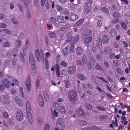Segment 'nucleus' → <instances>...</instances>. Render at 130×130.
<instances>
[{"label": "nucleus", "mask_w": 130, "mask_h": 130, "mask_svg": "<svg viewBox=\"0 0 130 130\" xmlns=\"http://www.w3.org/2000/svg\"><path fill=\"white\" fill-rule=\"evenodd\" d=\"M77 92L74 90L70 91L68 94L69 100L74 104L75 103L76 101H77Z\"/></svg>", "instance_id": "obj_1"}, {"label": "nucleus", "mask_w": 130, "mask_h": 130, "mask_svg": "<svg viewBox=\"0 0 130 130\" xmlns=\"http://www.w3.org/2000/svg\"><path fill=\"white\" fill-rule=\"evenodd\" d=\"M26 112L27 113V118L29 123L31 124L32 123V117L31 112L30 104L29 102L26 103Z\"/></svg>", "instance_id": "obj_2"}, {"label": "nucleus", "mask_w": 130, "mask_h": 130, "mask_svg": "<svg viewBox=\"0 0 130 130\" xmlns=\"http://www.w3.org/2000/svg\"><path fill=\"white\" fill-rule=\"evenodd\" d=\"M66 123L63 120L59 119L56 123L57 127L60 130H64L65 128Z\"/></svg>", "instance_id": "obj_3"}, {"label": "nucleus", "mask_w": 130, "mask_h": 130, "mask_svg": "<svg viewBox=\"0 0 130 130\" xmlns=\"http://www.w3.org/2000/svg\"><path fill=\"white\" fill-rule=\"evenodd\" d=\"M40 53L38 49H36L35 51V56L37 60L39 61L41 60V58L43 56V52L42 49L40 50Z\"/></svg>", "instance_id": "obj_4"}, {"label": "nucleus", "mask_w": 130, "mask_h": 130, "mask_svg": "<svg viewBox=\"0 0 130 130\" xmlns=\"http://www.w3.org/2000/svg\"><path fill=\"white\" fill-rule=\"evenodd\" d=\"M91 5L90 3H86L85 5L84 11L85 13L87 14L89 13L91 10Z\"/></svg>", "instance_id": "obj_5"}, {"label": "nucleus", "mask_w": 130, "mask_h": 130, "mask_svg": "<svg viewBox=\"0 0 130 130\" xmlns=\"http://www.w3.org/2000/svg\"><path fill=\"white\" fill-rule=\"evenodd\" d=\"M94 43H96L97 46L98 48H101L102 47V42L101 38L98 37L96 39V40H95Z\"/></svg>", "instance_id": "obj_6"}, {"label": "nucleus", "mask_w": 130, "mask_h": 130, "mask_svg": "<svg viewBox=\"0 0 130 130\" xmlns=\"http://www.w3.org/2000/svg\"><path fill=\"white\" fill-rule=\"evenodd\" d=\"M23 114L22 111L19 110L17 112L16 118L19 121H21L22 119Z\"/></svg>", "instance_id": "obj_7"}, {"label": "nucleus", "mask_w": 130, "mask_h": 130, "mask_svg": "<svg viewBox=\"0 0 130 130\" xmlns=\"http://www.w3.org/2000/svg\"><path fill=\"white\" fill-rule=\"evenodd\" d=\"M26 85L27 89L28 91H30L31 90L30 79L29 77H28L26 81Z\"/></svg>", "instance_id": "obj_8"}, {"label": "nucleus", "mask_w": 130, "mask_h": 130, "mask_svg": "<svg viewBox=\"0 0 130 130\" xmlns=\"http://www.w3.org/2000/svg\"><path fill=\"white\" fill-rule=\"evenodd\" d=\"M57 110L63 114L66 113V107L64 106H61L57 108Z\"/></svg>", "instance_id": "obj_9"}, {"label": "nucleus", "mask_w": 130, "mask_h": 130, "mask_svg": "<svg viewBox=\"0 0 130 130\" xmlns=\"http://www.w3.org/2000/svg\"><path fill=\"white\" fill-rule=\"evenodd\" d=\"M3 83L5 87L6 88H9L10 84L9 81L8 79L4 78L3 80Z\"/></svg>", "instance_id": "obj_10"}, {"label": "nucleus", "mask_w": 130, "mask_h": 130, "mask_svg": "<svg viewBox=\"0 0 130 130\" xmlns=\"http://www.w3.org/2000/svg\"><path fill=\"white\" fill-rule=\"evenodd\" d=\"M76 68L74 66L69 67L68 68V70L70 74H73L75 73L76 71Z\"/></svg>", "instance_id": "obj_11"}, {"label": "nucleus", "mask_w": 130, "mask_h": 130, "mask_svg": "<svg viewBox=\"0 0 130 130\" xmlns=\"http://www.w3.org/2000/svg\"><path fill=\"white\" fill-rule=\"evenodd\" d=\"M112 49L110 47L106 46L104 47V51L106 55H108L111 53Z\"/></svg>", "instance_id": "obj_12"}, {"label": "nucleus", "mask_w": 130, "mask_h": 130, "mask_svg": "<svg viewBox=\"0 0 130 130\" xmlns=\"http://www.w3.org/2000/svg\"><path fill=\"white\" fill-rule=\"evenodd\" d=\"M57 21L59 23H64L66 21L64 17L62 16L58 17L57 18Z\"/></svg>", "instance_id": "obj_13"}, {"label": "nucleus", "mask_w": 130, "mask_h": 130, "mask_svg": "<svg viewBox=\"0 0 130 130\" xmlns=\"http://www.w3.org/2000/svg\"><path fill=\"white\" fill-rule=\"evenodd\" d=\"M66 36L67 38V43H69L72 40L73 38L70 32H68L66 35Z\"/></svg>", "instance_id": "obj_14"}, {"label": "nucleus", "mask_w": 130, "mask_h": 130, "mask_svg": "<svg viewBox=\"0 0 130 130\" xmlns=\"http://www.w3.org/2000/svg\"><path fill=\"white\" fill-rule=\"evenodd\" d=\"M4 99H3V103L4 104H8L9 103V96L7 95H3Z\"/></svg>", "instance_id": "obj_15"}, {"label": "nucleus", "mask_w": 130, "mask_h": 130, "mask_svg": "<svg viewBox=\"0 0 130 130\" xmlns=\"http://www.w3.org/2000/svg\"><path fill=\"white\" fill-rule=\"evenodd\" d=\"M76 50V54L77 55H81L83 53V50L82 48L80 47H77Z\"/></svg>", "instance_id": "obj_16"}, {"label": "nucleus", "mask_w": 130, "mask_h": 130, "mask_svg": "<svg viewBox=\"0 0 130 130\" xmlns=\"http://www.w3.org/2000/svg\"><path fill=\"white\" fill-rule=\"evenodd\" d=\"M38 100L39 105L42 106L44 105V102L41 95L40 94L38 96Z\"/></svg>", "instance_id": "obj_17"}, {"label": "nucleus", "mask_w": 130, "mask_h": 130, "mask_svg": "<svg viewBox=\"0 0 130 130\" xmlns=\"http://www.w3.org/2000/svg\"><path fill=\"white\" fill-rule=\"evenodd\" d=\"M69 46L68 45L66 47L62 50V53L64 56H66L69 53V50L68 49Z\"/></svg>", "instance_id": "obj_18"}, {"label": "nucleus", "mask_w": 130, "mask_h": 130, "mask_svg": "<svg viewBox=\"0 0 130 130\" xmlns=\"http://www.w3.org/2000/svg\"><path fill=\"white\" fill-rule=\"evenodd\" d=\"M14 101L19 106H22L23 104V103L21 100L20 99H19L17 97H15Z\"/></svg>", "instance_id": "obj_19"}, {"label": "nucleus", "mask_w": 130, "mask_h": 130, "mask_svg": "<svg viewBox=\"0 0 130 130\" xmlns=\"http://www.w3.org/2000/svg\"><path fill=\"white\" fill-rule=\"evenodd\" d=\"M51 113V118L53 119H55V117H57L58 116V113L55 109H54L53 111L52 110Z\"/></svg>", "instance_id": "obj_20"}, {"label": "nucleus", "mask_w": 130, "mask_h": 130, "mask_svg": "<svg viewBox=\"0 0 130 130\" xmlns=\"http://www.w3.org/2000/svg\"><path fill=\"white\" fill-rule=\"evenodd\" d=\"M90 64L89 62L88 61H87L86 63V65L87 67H92L93 66H94V64H95V62L93 60V59H91L90 60Z\"/></svg>", "instance_id": "obj_21"}, {"label": "nucleus", "mask_w": 130, "mask_h": 130, "mask_svg": "<svg viewBox=\"0 0 130 130\" xmlns=\"http://www.w3.org/2000/svg\"><path fill=\"white\" fill-rule=\"evenodd\" d=\"M126 118L125 117H121V123L123 124L124 125H126L127 124L128 122L126 121Z\"/></svg>", "instance_id": "obj_22"}, {"label": "nucleus", "mask_w": 130, "mask_h": 130, "mask_svg": "<svg viewBox=\"0 0 130 130\" xmlns=\"http://www.w3.org/2000/svg\"><path fill=\"white\" fill-rule=\"evenodd\" d=\"M76 112L79 116H83L85 114V112L82 109H77Z\"/></svg>", "instance_id": "obj_23"}, {"label": "nucleus", "mask_w": 130, "mask_h": 130, "mask_svg": "<svg viewBox=\"0 0 130 130\" xmlns=\"http://www.w3.org/2000/svg\"><path fill=\"white\" fill-rule=\"evenodd\" d=\"M98 18H95V21L96 22H97V27H100L102 26V24L103 23V21L100 19H98Z\"/></svg>", "instance_id": "obj_24"}, {"label": "nucleus", "mask_w": 130, "mask_h": 130, "mask_svg": "<svg viewBox=\"0 0 130 130\" xmlns=\"http://www.w3.org/2000/svg\"><path fill=\"white\" fill-rule=\"evenodd\" d=\"M92 38L91 36H87L85 38L84 41L86 43H90L92 41Z\"/></svg>", "instance_id": "obj_25"}, {"label": "nucleus", "mask_w": 130, "mask_h": 130, "mask_svg": "<svg viewBox=\"0 0 130 130\" xmlns=\"http://www.w3.org/2000/svg\"><path fill=\"white\" fill-rule=\"evenodd\" d=\"M109 39L108 36L106 35H104L102 37V40L104 43H107Z\"/></svg>", "instance_id": "obj_26"}, {"label": "nucleus", "mask_w": 130, "mask_h": 130, "mask_svg": "<svg viewBox=\"0 0 130 130\" xmlns=\"http://www.w3.org/2000/svg\"><path fill=\"white\" fill-rule=\"evenodd\" d=\"M96 108L97 110L100 111H105L106 110V108L105 107L99 105H97L96 106Z\"/></svg>", "instance_id": "obj_27"}, {"label": "nucleus", "mask_w": 130, "mask_h": 130, "mask_svg": "<svg viewBox=\"0 0 130 130\" xmlns=\"http://www.w3.org/2000/svg\"><path fill=\"white\" fill-rule=\"evenodd\" d=\"M31 60L29 59V61L31 65L33 67V70L35 71H36V67L34 65L35 62L34 60L33 59H31Z\"/></svg>", "instance_id": "obj_28"}, {"label": "nucleus", "mask_w": 130, "mask_h": 130, "mask_svg": "<svg viewBox=\"0 0 130 130\" xmlns=\"http://www.w3.org/2000/svg\"><path fill=\"white\" fill-rule=\"evenodd\" d=\"M22 41L19 40H17L15 42V45L16 47H19L22 44Z\"/></svg>", "instance_id": "obj_29"}, {"label": "nucleus", "mask_w": 130, "mask_h": 130, "mask_svg": "<svg viewBox=\"0 0 130 130\" xmlns=\"http://www.w3.org/2000/svg\"><path fill=\"white\" fill-rule=\"evenodd\" d=\"M78 17L75 14L72 15L70 18V19L71 21H74L78 19Z\"/></svg>", "instance_id": "obj_30"}, {"label": "nucleus", "mask_w": 130, "mask_h": 130, "mask_svg": "<svg viewBox=\"0 0 130 130\" xmlns=\"http://www.w3.org/2000/svg\"><path fill=\"white\" fill-rule=\"evenodd\" d=\"M84 21V20L83 19H81L80 20L77 21L74 24L75 26H77L80 25L83 23Z\"/></svg>", "instance_id": "obj_31"}, {"label": "nucleus", "mask_w": 130, "mask_h": 130, "mask_svg": "<svg viewBox=\"0 0 130 130\" xmlns=\"http://www.w3.org/2000/svg\"><path fill=\"white\" fill-rule=\"evenodd\" d=\"M77 76L78 78L82 80H84L86 79V77L84 75L80 74H77Z\"/></svg>", "instance_id": "obj_32"}, {"label": "nucleus", "mask_w": 130, "mask_h": 130, "mask_svg": "<svg viewBox=\"0 0 130 130\" xmlns=\"http://www.w3.org/2000/svg\"><path fill=\"white\" fill-rule=\"evenodd\" d=\"M49 36L51 38H54L57 36V34L55 32H51L48 34Z\"/></svg>", "instance_id": "obj_33"}, {"label": "nucleus", "mask_w": 130, "mask_h": 130, "mask_svg": "<svg viewBox=\"0 0 130 130\" xmlns=\"http://www.w3.org/2000/svg\"><path fill=\"white\" fill-rule=\"evenodd\" d=\"M10 45V43L8 41H6L3 43L2 46L4 47H9Z\"/></svg>", "instance_id": "obj_34"}, {"label": "nucleus", "mask_w": 130, "mask_h": 130, "mask_svg": "<svg viewBox=\"0 0 130 130\" xmlns=\"http://www.w3.org/2000/svg\"><path fill=\"white\" fill-rule=\"evenodd\" d=\"M61 75H64V76H67L68 75L67 70L66 69L62 70L61 71Z\"/></svg>", "instance_id": "obj_35"}, {"label": "nucleus", "mask_w": 130, "mask_h": 130, "mask_svg": "<svg viewBox=\"0 0 130 130\" xmlns=\"http://www.w3.org/2000/svg\"><path fill=\"white\" fill-rule=\"evenodd\" d=\"M44 96L45 100L47 101H49V96L48 94L46 92H44Z\"/></svg>", "instance_id": "obj_36"}, {"label": "nucleus", "mask_w": 130, "mask_h": 130, "mask_svg": "<svg viewBox=\"0 0 130 130\" xmlns=\"http://www.w3.org/2000/svg\"><path fill=\"white\" fill-rule=\"evenodd\" d=\"M65 87L66 88H68L69 87L70 85L69 80H67L64 81Z\"/></svg>", "instance_id": "obj_37"}, {"label": "nucleus", "mask_w": 130, "mask_h": 130, "mask_svg": "<svg viewBox=\"0 0 130 130\" xmlns=\"http://www.w3.org/2000/svg\"><path fill=\"white\" fill-rule=\"evenodd\" d=\"M87 57L86 56H83L82 57V60L83 64H85L87 61Z\"/></svg>", "instance_id": "obj_38"}, {"label": "nucleus", "mask_w": 130, "mask_h": 130, "mask_svg": "<svg viewBox=\"0 0 130 130\" xmlns=\"http://www.w3.org/2000/svg\"><path fill=\"white\" fill-rule=\"evenodd\" d=\"M110 33L111 35L113 36H115L117 35V32L116 30L112 29L110 31Z\"/></svg>", "instance_id": "obj_39"}, {"label": "nucleus", "mask_w": 130, "mask_h": 130, "mask_svg": "<svg viewBox=\"0 0 130 130\" xmlns=\"http://www.w3.org/2000/svg\"><path fill=\"white\" fill-rule=\"evenodd\" d=\"M86 107L87 109L89 110H92L93 108L92 106L88 103H87L86 104Z\"/></svg>", "instance_id": "obj_40"}, {"label": "nucleus", "mask_w": 130, "mask_h": 130, "mask_svg": "<svg viewBox=\"0 0 130 130\" xmlns=\"http://www.w3.org/2000/svg\"><path fill=\"white\" fill-rule=\"evenodd\" d=\"M2 31L4 33L8 34H10L11 33V32L10 30L7 29H3L2 30Z\"/></svg>", "instance_id": "obj_41"}, {"label": "nucleus", "mask_w": 130, "mask_h": 130, "mask_svg": "<svg viewBox=\"0 0 130 130\" xmlns=\"http://www.w3.org/2000/svg\"><path fill=\"white\" fill-rule=\"evenodd\" d=\"M13 83H12L11 85L12 86H14V84L16 85H18V82L16 79H12Z\"/></svg>", "instance_id": "obj_42"}, {"label": "nucleus", "mask_w": 130, "mask_h": 130, "mask_svg": "<svg viewBox=\"0 0 130 130\" xmlns=\"http://www.w3.org/2000/svg\"><path fill=\"white\" fill-rule=\"evenodd\" d=\"M95 68L96 69L102 71L103 70V69L98 64H96L95 66Z\"/></svg>", "instance_id": "obj_43"}, {"label": "nucleus", "mask_w": 130, "mask_h": 130, "mask_svg": "<svg viewBox=\"0 0 130 130\" xmlns=\"http://www.w3.org/2000/svg\"><path fill=\"white\" fill-rule=\"evenodd\" d=\"M53 106L56 108L57 110V108L60 106H59L58 104L56 102H54L53 104Z\"/></svg>", "instance_id": "obj_44"}, {"label": "nucleus", "mask_w": 130, "mask_h": 130, "mask_svg": "<svg viewBox=\"0 0 130 130\" xmlns=\"http://www.w3.org/2000/svg\"><path fill=\"white\" fill-rule=\"evenodd\" d=\"M50 21L52 23H55L56 22V19L55 18L53 17H50Z\"/></svg>", "instance_id": "obj_45"}, {"label": "nucleus", "mask_w": 130, "mask_h": 130, "mask_svg": "<svg viewBox=\"0 0 130 130\" xmlns=\"http://www.w3.org/2000/svg\"><path fill=\"white\" fill-rule=\"evenodd\" d=\"M37 122L38 124L40 125H42L43 123V121L40 118H38L37 119Z\"/></svg>", "instance_id": "obj_46"}, {"label": "nucleus", "mask_w": 130, "mask_h": 130, "mask_svg": "<svg viewBox=\"0 0 130 130\" xmlns=\"http://www.w3.org/2000/svg\"><path fill=\"white\" fill-rule=\"evenodd\" d=\"M121 26L124 29H126L127 26L126 24L124 22H122L121 23Z\"/></svg>", "instance_id": "obj_47"}, {"label": "nucleus", "mask_w": 130, "mask_h": 130, "mask_svg": "<svg viewBox=\"0 0 130 130\" xmlns=\"http://www.w3.org/2000/svg\"><path fill=\"white\" fill-rule=\"evenodd\" d=\"M98 76H93L92 77V79L93 81L96 84H98L99 83V82L98 81L97 79L98 78Z\"/></svg>", "instance_id": "obj_48"}, {"label": "nucleus", "mask_w": 130, "mask_h": 130, "mask_svg": "<svg viewBox=\"0 0 130 130\" xmlns=\"http://www.w3.org/2000/svg\"><path fill=\"white\" fill-rule=\"evenodd\" d=\"M79 38V37L78 36H76L73 38V42L75 43L76 42L78 41Z\"/></svg>", "instance_id": "obj_49"}, {"label": "nucleus", "mask_w": 130, "mask_h": 130, "mask_svg": "<svg viewBox=\"0 0 130 130\" xmlns=\"http://www.w3.org/2000/svg\"><path fill=\"white\" fill-rule=\"evenodd\" d=\"M102 10L106 13H108L109 12V11L108 9L106 8L103 7L102 8Z\"/></svg>", "instance_id": "obj_50"}, {"label": "nucleus", "mask_w": 130, "mask_h": 130, "mask_svg": "<svg viewBox=\"0 0 130 130\" xmlns=\"http://www.w3.org/2000/svg\"><path fill=\"white\" fill-rule=\"evenodd\" d=\"M45 64L46 69H48V62L47 59L46 58H45Z\"/></svg>", "instance_id": "obj_51"}, {"label": "nucleus", "mask_w": 130, "mask_h": 130, "mask_svg": "<svg viewBox=\"0 0 130 130\" xmlns=\"http://www.w3.org/2000/svg\"><path fill=\"white\" fill-rule=\"evenodd\" d=\"M44 130H50L49 125L48 124H46L45 125Z\"/></svg>", "instance_id": "obj_52"}, {"label": "nucleus", "mask_w": 130, "mask_h": 130, "mask_svg": "<svg viewBox=\"0 0 130 130\" xmlns=\"http://www.w3.org/2000/svg\"><path fill=\"white\" fill-rule=\"evenodd\" d=\"M7 27V25L3 23H0V27L5 28Z\"/></svg>", "instance_id": "obj_53"}, {"label": "nucleus", "mask_w": 130, "mask_h": 130, "mask_svg": "<svg viewBox=\"0 0 130 130\" xmlns=\"http://www.w3.org/2000/svg\"><path fill=\"white\" fill-rule=\"evenodd\" d=\"M113 15L116 18H118L120 16V14L118 12H115L113 14Z\"/></svg>", "instance_id": "obj_54"}, {"label": "nucleus", "mask_w": 130, "mask_h": 130, "mask_svg": "<svg viewBox=\"0 0 130 130\" xmlns=\"http://www.w3.org/2000/svg\"><path fill=\"white\" fill-rule=\"evenodd\" d=\"M27 17L29 19L31 18V15L30 12L29 10H27Z\"/></svg>", "instance_id": "obj_55"}, {"label": "nucleus", "mask_w": 130, "mask_h": 130, "mask_svg": "<svg viewBox=\"0 0 130 130\" xmlns=\"http://www.w3.org/2000/svg\"><path fill=\"white\" fill-rule=\"evenodd\" d=\"M3 117L6 118H8L9 117L8 115L6 112H4L3 113Z\"/></svg>", "instance_id": "obj_56"}, {"label": "nucleus", "mask_w": 130, "mask_h": 130, "mask_svg": "<svg viewBox=\"0 0 130 130\" xmlns=\"http://www.w3.org/2000/svg\"><path fill=\"white\" fill-rule=\"evenodd\" d=\"M61 65L64 66L66 67L67 66V64L64 61H62L61 62Z\"/></svg>", "instance_id": "obj_57"}, {"label": "nucleus", "mask_w": 130, "mask_h": 130, "mask_svg": "<svg viewBox=\"0 0 130 130\" xmlns=\"http://www.w3.org/2000/svg\"><path fill=\"white\" fill-rule=\"evenodd\" d=\"M75 45L73 44L71 45V46H70V48L71 51H72V52H73L74 50Z\"/></svg>", "instance_id": "obj_58"}, {"label": "nucleus", "mask_w": 130, "mask_h": 130, "mask_svg": "<svg viewBox=\"0 0 130 130\" xmlns=\"http://www.w3.org/2000/svg\"><path fill=\"white\" fill-rule=\"evenodd\" d=\"M91 130H101V128L98 127L93 126L92 127Z\"/></svg>", "instance_id": "obj_59"}, {"label": "nucleus", "mask_w": 130, "mask_h": 130, "mask_svg": "<svg viewBox=\"0 0 130 130\" xmlns=\"http://www.w3.org/2000/svg\"><path fill=\"white\" fill-rule=\"evenodd\" d=\"M23 2L24 3L25 6L27 7L29 3V0H24V1Z\"/></svg>", "instance_id": "obj_60"}, {"label": "nucleus", "mask_w": 130, "mask_h": 130, "mask_svg": "<svg viewBox=\"0 0 130 130\" xmlns=\"http://www.w3.org/2000/svg\"><path fill=\"white\" fill-rule=\"evenodd\" d=\"M119 20L118 18H116L115 19H113L112 21V22L113 23H116L118 22Z\"/></svg>", "instance_id": "obj_61"}, {"label": "nucleus", "mask_w": 130, "mask_h": 130, "mask_svg": "<svg viewBox=\"0 0 130 130\" xmlns=\"http://www.w3.org/2000/svg\"><path fill=\"white\" fill-rule=\"evenodd\" d=\"M20 92L22 96L23 97L24 96V94L23 89L22 87H20Z\"/></svg>", "instance_id": "obj_62"}, {"label": "nucleus", "mask_w": 130, "mask_h": 130, "mask_svg": "<svg viewBox=\"0 0 130 130\" xmlns=\"http://www.w3.org/2000/svg\"><path fill=\"white\" fill-rule=\"evenodd\" d=\"M20 57L21 61L23 62H24L25 61V59L23 54L21 53L20 55Z\"/></svg>", "instance_id": "obj_63"}, {"label": "nucleus", "mask_w": 130, "mask_h": 130, "mask_svg": "<svg viewBox=\"0 0 130 130\" xmlns=\"http://www.w3.org/2000/svg\"><path fill=\"white\" fill-rule=\"evenodd\" d=\"M39 79H37L36 80V85L37 88H38L39 86Z\"/></svg>", "instance_id": "obj_64"}]
</instances>
